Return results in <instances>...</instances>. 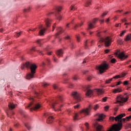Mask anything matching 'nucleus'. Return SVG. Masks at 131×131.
I'll return each instance as SVG.
<instances>
[{
  "instance_id": "2",
  "label": "nucleus",
  "mask_w": 131,
  "mask_h": 131,
  "mask_svg": "<svg viewBox=\"0 0 131 131\" xmlns=\"http://www.w3.org/2000/svg\"><path fill=\"white\" fill-rule=\"evenodd\" d=\"M27 68V69H30L31 72H29L26 76L27 79H31V78H34V74L36 72V68H37V66L35 64L29 62H27L25 64L21 66V70H23L24 68Z\"/></svg>"
},
{
  "instance_id": "37",
  "label": "nucleus",
  "mask_w": 131,
  "mask_h": 131,
  "mask_svg": "<svg viewBox=\"0 0 131 131\" xmlns=\"http://www.w3.org/2000/svg\"><path fill=\"white\" fill-rule=\"evenodd\" d=\"M57 20H59V21L62 19V16L61 15H58L56 16Z\"/></svg>"
},
{
  "instance_id": "36",
  "label": "nucleus",
  "mask_w": 131,
  "mask_h": 131,
  "mask_svg": "<svg viewBox=\"0 0 131 131\" xmlns=\"http://www.w3.org/2000/svg\"><path fill=\"white\" fill-rule=\"evenodd\" d=\"M44 115L46 116V117H47V116H49V117H50V116H51V113H45Z\"/></svg>"
},
{
  "instance_id": "33",
  "label": "nucleus",
  "mask_w": 131,
  "mask_h": 131,
  "mask_svg": "<svg viewBox=\"0 0 131 131\" xmlns=\"http://www.w3.org/2000/svg\"><path fill=\"white\" fill-rule=\"evenodd\" d=\"M113 80V78H111V79H109L108 80H106L105 81V83H110V82H111V81H112Z\"/></svg>"
},
{
  "instance_id": "53",
  "label": "nucleus",
  "mask_w": 131,
  "mask_h": 131,
  "mask_svg": "<svg viewBox=\"0 0 131 131\" xmlns=\"http://www.w3.org/2000/svg\"><path fill=\"white\" fill-rule=\"evenodd\" d=\"M53 61H54V62H55V63H57L58 59H57L56 58H54Z\"/></svg>"
},
{
  "instance_id": "9",
  "label": "nucleus",
  "mask_w": 131,
  "mask_h": 131,
  "mask_svg": "<svg viewBox=\"0 0 131 131\" xmlns=\"http://www.w3.org/2000/svg\"><path fill=\"white\" fill-rule=\"evenodd\" d=\"M72 95L77 102H80L81 101V97L80 94L76 92H74L72 93Z\"/></svg>"
},
{
  "instance_id": "63",
  "label": "nucleus",
  "mask_w": 131,
  "mask_h": 131,
  "mask_svg": "<svg viewBox=\"0 0 131 131\" xmlns=\"http://www.w3.org/2000/svg\"><path fill=\"white\" fill-rule=\"evenodd\" d=\"M47 61L48 62V64L49 65L50 64V59L49 58L47 59Z\"/></svg>"
},
{
  "instance_id": "43",
  "label": "nucleus",
  "mask_w": 131,
  "mask_h": 131,
  "mask_svg": "<svg viewBox=\"0 0 131 131\" xmlns=\"http://www.w3.org/2000/svg\"><path fill=\"white\" fill-rule=\"evenodd\" d=\"M25 125L29 130H30V127L29 126V125H28V124H25Z\"/></svg>"
},
{
  "instance_id": "64",
  "label": "nucleus",
  "mask_w": 131,
  "mask_h": 131,
  "mask_svg": "<svg viewBox=\"0 0 131 131\" xmlns=\"http://www.w3.org/2000/svg\"><path fill=\"white\" fill-rule=\"evenodd\" d=\"M73 84L70 83V84L69 88H73Z\"/></svg>"
},
{
  "instance_id": "34",
  "label": "nucleus",
  "mask_w": 131,
  "mask_h": 131,
  "mask_svg": "<svg viewBox=\"0 0 131 131\" xmlns=\"http://www.w3.org/2000/svg\"><path fill=\"white\" fill-rule=\"evenodd\" d=\"M86 62H89V57H87L84 59L82 64H84V63H86Z\"/></svg>"
},
{
  "instance_id": "44",
  "label": "nucleus",
  "mask_w": 131,
  "mask_h": 131,
  "mask_svg": "<svg viewBox=\"0 0 131 131\" xmlns=\"http://www.w3.org/2000/svg\"><path fill=\"white\" fill-rule=\"evenodd\" d=\"M80 106V104H77L76 105H75V106H74V108L75 109H78V108H79Z\"/></svg>"
},
{
  "instance_id": "7",
  "label": "nucleus",
  "mask_w": 131,
  "mask_h": 131,
  "mask_svg": "<svg viewBox=\"0 0 131 131\" xmlns=\"http://www.w3.org/2000/svg\"><path fill=\"white\" fill-rule=\"evenodd\" d=\"M119 53V51H116L115 53V55L116 57H117V58H118V59H120L121 61H122L123 60H125V59L128 57V56L124 54V52H122L120 53Z\"/></svg>"
},
{
  "instance_id": "5",
  "label": "nucleus",
  "mask_w": 131,
  "mask_h": 131,
  "mask_svg": "<svg viewBox=\"0 0 131 131\" xmlns=\"http://www.w3.org/2000/svg\"><path fill=\"white\" fill-rule=\"evenodd\" d=\"M109 69V64H107L106 62H103L98 66L96 67V70L99 71L100 74L104 73L105 70H108Z\"/></svg>"
},
{
  "instance_id": "3",
  "label": "nucleus",
  "mask_w": 131,
  "mask_h": 131,
  "mask_svg": "<svg viewBox=\"0 0 131 131\" xmlns=\"http://www.w3.org/2000/svg\"><path fill=\"white\" fill-rule=\"evenodd\" d=\"M97 36L99 37V42L102 43L104 42L105 47H110L112 42V39L110 37H106L105 38L101 36L100 32H98L97 34Z\"/></svg>"
},
{
  "instance_id": "47",
  "label": "nucleus",
  "mask_w": 131,
  "mask_h": 131,
  "mask_svg": "<svg viewBox=\"0 0 131 131\" xmlns=\"http://www.w3.org/2000/svg\"><path fill=\"white\" fill-rule=\"evenodd\" d=\"M42 85L43 86H48V85H49V83L47 82H44L42 83Z\"/></svg>"
},
{
  "instance_id": "8",
  "label": "nucleus",
  "mask_w": 131,
  "mask_h": 131,
  "mask_svg": "<svg viewBox=\"0 0 131 131\" xmlns=\"http://www.w3.org/2000/svg\"><path fill=\"white\" fill-rule=\"evenodd\" d=\"M92 105H90L89 107L86 108H84L80 111L79 114H84V115H90V112H91V110H92Z\"/></svg>"
},
{
  "instance_id": "16",
  "label": "nucleus",
  "mask_w": 131,
  "mask_h": 131,
  "mask_svg": "<svg viewBox=\"0 0 131 131\" xmlns=\"http://www.w3.org/2000/svg\"><path fill=\"white\" fill-rule=\"evenodd\" d=\"M106 117V116L104 114H100L98 116V118L97 119V121H103V119Z\"/></svg>"
},
{
  "instance_id": "15",
  "label": "nucleus",
  "mask_w": 131,
  "mask_h": 131,
  "mask_svg": "<svg viewBox=\"0 0 131 131\" xmlns=\"http://www.w3.org/2000/svg\"><path fill=\"white\" fill-rule=\"evenodd\" d=\"M57 33L56 34V37H58V35H59V34H61V33H62V32H64V31L62 29V28L61 27H58L57 28Z\"/></svg>"
},
{
  "instance_id": "56",
  "label": "nucleus",
  "mask_w": 131,
  "mask_h": 131,
  "mask_svg": "<svg viewBox=\"0 0 131 131\" xmlns=\"http://www.w3.org/2000/svg\"><path fill=\"white\" fill-rule=\"evenodd\" d=\"M56 28V24H54L53 26V30L52 31H54L55 30V28Z\"/></svg>"
},
{
  "instance_id": "51",
  "label": "nucleus",
  "mask_w": 131,
  "mask_h": 131,
  "mask_svg": "<svg viewBox=\"0 0 131 131\" xmlns=\"http://www.w3.org/2000/svg\"><path fill=\"white\" fill-rule=\"evenodd\" d=\"M108 109H109V106L106 105L104 107V110L105 111H107Z\"/></svg>"
},
{
  "instance_id": "57",
  "label": "nucleus",
  "mask_w": 131,
  "mask_h": 131,
  "mask_svg": "<svg viewBox=\"0 0 131 131\" xmlns=\"http://www.w3.org/2000/svg\"><path fill=\"white\" fill-rule=\"evenodd\" d=\"M118 41H119V42H120L121 43H122L123 42V41L122 39H119Z\"/></svg>"
},
{
  "instance_id": "1",
  "label": "nucleus",
  "mask_w": 131,
  "mask_h": 131,
  "mask_svg": "<svg viewBox=\"0 0 131 131\" xmlns=\"http://www.w3.org/2000/svg\"><path fill=\"white\" fill-rule=\"evenodd\" d=\"M125 116V114H121L118 115L116 117H110V120H115V121H118V123L114 124L113 126L107 130V131H119L121 128H122V122H125V121H129L131 119V116L126 117L125 118H122Z\"/></svg>"
},
{
  "instance_id": "22",
  "label": "nucleus",
  "mask_w": 131,
  "mask_h": 131,
  "mask_svg": "<svg viewBox=\"0 0 131 131\" xmlns=\"http://www.w3.org/2000/svg\"><path fill=\"white\" fill-rule=\"evenodd\" d=\"M37 43L39 45V47H41L42 43H43V42L42 41V39H38L36 41Z\"/></svg>"
},
{
  "instance_id": "35",
  "label": "nucleus",
  "mask_w": 131,
  "mask_h": 131,
  "mask_svg": "<svg viewBox=\"0 0 131 131\" xmlns=\"http://www.w3.org/2000/svg\"><path fill=\"white\" fill-rule=\"evenodd\" d=\"M126 32V31L124 30L120 34V36H123L124 35V34Z\"/></svg>"
},
{
  "instance_id": "20",
  "label": "nucleus",
  "mask_w": 131,
  "mask_h": 131,
  "mask_svg": "<svg viewBox=\"0 0 131 131\" xmlns=\"http://www.w3.org/2000/svg\"><path fill=\"white\" fill-rule=\"evenodd\" d=\"M8 107L9 109L12 110V109H14L15 108V104H14V103H9V104H8Z\"/></svg>"
},
{
  "instance_id": "45",
  "label": "nucleus",
  "mask_w": 131,
  "mask_h": 131,
  "mask_svg": "<svg viewBox=\"0 0 131 131\" xmlns=\"http://www.w3.org/2000/svg\"><path fill=\"white\" fill-rule=\"evenodd\" d=\"M107 14H108V12H104L101 16V17L102 18H103V17H105V16H106V15H107Z\"/></svg>"
},
{
  "instance_id": "60",
  "label": "nucleus",
  "mask_w": 131,
  "mask_h": 131,
  "mask_svg": "<svg viewBox=\"0 0 131 131\" xmlns=\"http://www.w3.org/2000/svg\"><path fill=\"white\" fill-rule=\"evenodd\" d=\"M70 25V24H67L66 25V28L68 29V28H69V26Z\"/></svg>"
},
{
  "instance_id": "26",
  "label": "nucleus",
  "mask_w": 131,
  "mask_h": 131,
  "mask_svg": "<svg viewBox=\"0 0 131 131\" xmlns=\"http://www.w3.org/2000/svg\"><path fill=\"white\" fill-rule=\"evenodd\" d=\"M19 112H20V114H21V115H23V116L24 117H25V116H26V114L24 110H20L19 111Z\"/></svg>"
},
{
  "instance_id": "39",
  "label": "nucleus",
  "mask_w": 131,
  "mask_h": 131,
  "mask_svg": "<svg viewBox=\"0 0 131 131\" xmlns=\"http://www.w3.org/2000/svg\"><path fill=\"white\" fill-rule=\"evenodd\" d=\"M85 126L86 127V130H89V123H85Z\"/></svg>"
},
{
  "instance_id": "31",
  "label": "nucleus",
  "mask_w": 131,
  "mask_h": 131,
  "mask_svg": "<svg viewBox=\"0 0 131 131\" xmlns=\"http://www.w3.org/2000/svg\"><path fill=\"white\" fill-rule=\"evenodd\" d=\"M91 1H88L86 2L85 4V7H89V6L91 5Z\"/></svg>"
},
{
  "instance_id": "12",
  "label": "nucleus",
  "mask_w": 131,
  "mask_h": 131,
  "mask_svg": "<svg viewBox=\"0 0 131 131\" xmlns=\"http://www.w3.org/2000/svg\"><path fill=\"white\" fill-rule=\"evenodd\" d=\"M86 96L87 97H90V96H93L94 95V91L91 89H90V86H87L86 87Z\"/></svg>"
},
{
  "instance_id": "42",
  "label": "nucleus",
  "mask_w": 131,
  "mask_h": 131,
  "mask_svg": "<svg viewBox=\"0 0 131 131\" xmlns=\"http://www.w3.org/2000/svg\"><path fill=\"white\" fill-rule=\"evenodd\" d=\"M111 63H114L116 62V59L115 58H112L111 60Z\"/></svg>"
},
{
  "instance_id": "46",
  "label": "nucleus",
  "mask_w": 131,
  "mask_h": 131,
  "mask_svg": "<svg viewBox=\"0 0 131 131\" xmlns=\"http://www.w3.org/2000/svg\"><path fill=\"white\" fill-rule=\"evenodd\" d=\"M66 128H67V130H68L69 131H72V128H71V127H70V126H68Z\"/></svg>"
},
{
  "instance_id": "24",
  "label": "nucleus",
  "mask_w": 131,
  "mask_h": 131,
  "mask_svg": "<svg viewBox=\"0 0 131 131\" xmlns=\"http://www.w3.org/2000/svg\"><path fill=\"white\" fill-rule=\"evenodd\" d=\"M96 91L98 93V95H102L104 93L102 89H97Z\"/></svg>"
},
{
  "instance_id": "29",
  "label": "nucleus",
  "mask_w": 131,
  "mask_h": 131,
  "mask_svg": "<svg viewBox=\"0 0 131 131\" xmlns=\"http://www.w3.org/2000/svg\"><path fill=\"white\" fill-rule=\"evenodd\" d=\"M70 47L71 50H73V49H75V46H74V43L71 42L70 44Z\"/></svg>"
},
{
  "instance_id": "40",
  "label": "nucleus",
  "mask_w": 131,
  "mask_h": 131,
  "mask_svg": "<svg viewBox=\"0 0 131 131\" xmlns=\"http://www.w3.org/2000/svg\"><path fill=\"white\" fill-rule=\"evenodd\" d=\"M98 108H99V105L98 104L95 105L94 107H93V109L94 110H97V109H98Z\"/></svg>"
},
{
  "instance_id": "17",
  "label": "nucleus",
  "mask_w": 131,
  "mask_h": 131,
  "mask_svg": "<svg viewBox=\"0 0 131 131\" xmlns=\"http://www.w3.org/2000/svg\"><path fill=\"white\" fill-rule=\"evenodd\" d=\"M47 122L49 124H52V122H54V118L52 116H49L47 120Z\"/></svg>"
},
{
  "instance_id": "11",
  "label": "nucleus",
  "mask_w": 131,
  "mask_h": 131,
  "mask_svg": "<svg viewBox=\"0 0 131 131\" xmlns=\"http://www.w3.org/2000/svg\"><path fill=\"white\" fill-rule=\"evenodd\" d=\"M99 20V18H94L92 20V23H90L88 24V28L89 29H93V28H95V24H96L97 21Z\"/></svg>"
},
{
  "instance_id": "19",
  "label": "nucleus",
  "mask_w": 131,
  "mask_h": 131,
  "mask_svg": "<svg viewBox=\"0 0 131 131\" xmlns=\"http://www.w3.org/2000/svg\"><path fill=\"white\" fill-rule=\"evenodd\" d=\"M121 92H122V90H121V89H118V88L114 89L113 90V93H114V94H117V93H121Z\"/></svg>"
},
{
  "instance_id": "18",
  "label": "nucleus",
  "mask_w": 131,
  "mask_h": 131,
  "mask_svg": "<svg viewBox=\"0 0 131 131\" xmlns=\"http://www.w3.org/2000/svg\"><path fill=\"white\" fill-rule=\"evenodd\" d=\"M45 23L47 27H50L51 26V19L46 18L45 19Z\"/></svg>"
},
{
  "instance_id": "28",
  "label": "nucleus",
  "mask_w": 131,
  "mask_h": 131,
  "mask_svg": "<svg viewBox=\"0 0 131 131\" xmlns=\"http://www.w3.org/2000/svg\"><path fill=\"white\" fill-rule=\"evenodd\" d=\"M53 88L54 90H59L60 91V89H59V86H58V85L56 84H53Z\"/></svg>"
},
{
  "instance_id": "14",
  "label": "nucleus",
  "mask_w": 131,
  "mask_h": 131,
  "mask_svg": "<svg viewBox=\"0 0 131 131\" xmlns=\"http://www.w3.org/2000/svg\"><path fill=\"white\" fill-rule=\"evenodd\" d=\"M63 54H64V52H63V50L62 49L58 50L56 52V55L57 57H58V58L63 57Z\"/></svg>"
},
{
  "instance_id": "54",
  "label": "nucleus",
  "mask_w": 131,
  "mask_h": 131,
  "mask_svg": "<svg viewBox=\"0 0 131 131\" xmlns=\"http://www.w3.org/2000/svg\"><path fill=\"white\" fill-rule=\"evenodd\" d=\"M87 43H88V40H86V41L84 42V46H85V49H86V47H88V46L86 45Z\"/></svg>"
},
{
  "instance_id": "49",
  "label": "nucleus",
  "mask_w": 131,
  "mask_h": 131,
  "mask_svg": "<svg viewBox=\"0 0 131 131\" xmlns=\"http://www.w3.org/2000/svg\"><path fill=\"white\" fill-rule=\"evenodd\" d=\"M123 84H124V85H127V84H128V81H124Z\"/></svg>"
},
{
  "instance_id": "23",
  "label": "nucleus",
  "mask_w": 131,
  "mask_h": 131,
  "mask_svg": "<svg viewBox=\"0 0 131 131\" xmlns=\"http://www.w3.org/2000/svg\"><path fill=\"white\" fill-rule=\"evenodd\" d=\"M131 39V34H128L126 38H125V41H128V40H130Z\"/></svg>"
},
{
  "instance_id": "6",
  "label": "nucleus",
  "mask_w": 131,
  "mask_h": 131,
  "mask_svg": "<svg viewBox=\"0 0 131 131\" xmlns=\"http://www.w3.org/2000/svg\"><path fill=\"white\" fill-rule=\"evenodd\" d=\"M30 100L32 101L26 107V108H29V107H31L32 108H30V111H32V110H37V109H39L40 108V104L39 103H34V99L33 98H30Z\"/></svg>"
},
{
  "instance_id": "62",
  "label": "nucleus",
  "mask_w": 131,
  "mask_h": 131,
  "mask_svg": "<svg viewBox=\"0 0 131 131\" xmlns=\"http://www.w3.org/2000/svg\"><path fill=\"white\" fill-rule=\"evenodd\" d=\"M88 80H92V77L91 76H89L88 78Z\"/></svg>"
},
{
  "instance_id": "27",
  "label": "nucleus",
  "mask_w": 131,
  "mask_h": 131,
  "mask_svg": "<svg viewBox=\"0 0 131 131\" xmlns=\"http://www.w3.org/2000/svg\"><path fill=\"white\" fill-rule=\"evenodd\" d=\"M73 118H74V120H78V114L77 113L75 114L73 117Z\"/></svg>"
},
{
  "instance_id": "59",
  "label": "nucleus",
  "mask_w": 131,
  "mask_h": 131,
  "mask_svg": "<svg viewBox=\"0 0 131 131\" xmlns=\"http://www.w3.org/2000/svg\"><path fill=\"white\" fill-rule=\"evenodd\" d=\"M121 24H117L116 25V27H119V26H121Z\"/></svg>"
},
{
  "instance_id": "30",
  "label": "nucleus",
  "mask_w": 131,
  "mask_h": 131,
  "mask_svg": "<svg viewBox=\"0 0 131 131\" xmlns=\"http://www.w3.org/2000/svg\"><path fill=\"white\" fill-rule=\"evenodd\" d=\"M22 32L15 33V37H19L21 35Z\"/></svg>"
},
{
  "instance_id": "13",
  "label": "nucleus",
  "mask_w": 131,
  "mask_h": 131,
  "mask_svg": "<svg viewBox=\"0 0 131 131\" xmlns=\"http://www.w3.org/2000/svg\"><path fill=\"white\" fill-rule=\"evenodd\" d=\"M39 29H40V31L39 32V34L41 36L43 35L45 32H46V28H43L42 29V26H40L39 27Z\"/></svg>"
},
{
  "instance_id": "10",
  "label": "nucleus",
  "mask_w": 131,
  "mask_h": 131,
  "mask_svg": "<svg viewBox=\"0 0 131 131\" xmlns=\"http://www.w3.org/2000/svg\"><path fill=\"white\" fill-rule=\"evenodd\" d=\"M117 103H125V102H127L128 97H126L124 98L121 97V96H118L117 97Z\"/></svg>"
},
{
  "instance_id": "41",
  "label": "nucleus",
  "mask_w": 131,
  "mask_h": 131,
  "mask_svg": "<svg viewBox=\"0 0 131 131\" xmlns=\"http://www.w3.org/2000/svg\"><path fill=\"white\" fill-rule=\"evenodd\" d=\"M61 10H62V7L60 6L58 7L57 8V10L58 11V12H61Z\"/></svg>"
},
{
  "instance_id": "32",
  "label": "nucleus",
  "mask_w": 131,
  "mask_h": 131,
  "mask_svg": "<svg viewBox=\"0 0 131 131\" xmlns=\"http://www.w3.org/2000/svg\"><path fill=\"white\" fill-rule=\"evenodd\" d=\"M76 7H75L74 6L72 5L71 7L70 11H75L76 10Z\"/></svg>"
},
{
  "instance_id": "25",
  "label": "nucleus",
  "mask_w": 131,
  "mask_h": 131,
  "mask_svg": "<svg viewBox=\"0 0 131 131\" xmlns=\"http://www.w3.org/2000/svg\"><path fill=\"white\" fill-rule=\"evenodd\" d=\"M32 51H36V52H37V53H38L39 54H40V55H43V54H42V53H41V51L35 49V47H33V48H32Z\"/></svg>"
},
{
  "instance_id": "4",
  "label": "nucleus",
  "mask_w": 131,
  "mask_h": 131,
  "mask_svg": "<svg viewBox=\"0 0 131 131\" xmlns=\"http://www.w3.org/2000/svg\"><path fill=\"white\" fill-rule=\"evenodd\" d=\"M58 100L60 101V102H63V97L61 95H58L57 96V101L51 102L50 103L51 108H52V109H54L55 111H61L60 108L56 109V108H55L56 106H57V105L59 104Z\"/></svg>"
},
{
  "instance_id": "52",
  "label": "nucleus",
  "mask_w": 131,
  "mask_h": 131,
  "mask_svg": "<svg viewBox=\"0 0 131 131\" xmlns=\"http://www.w3.org/2000/svg\"><path fill=\"white\" fill-rule=\"evenodd\" d=\"M102 101H103V102H106V101H107V97L103 98Z\"/></svg>"
},
{
  "instance_id": "58",
  "label": "nucleus",
  "mask_w": 131,
  "mask_h": 131,
  "mask_svg": "<svg viewBox=\"0 0 131 131\" xmlns=\"http://www.w3.org/2000/svg\"><path fill=\"white\" fill-rule=\"evenodd\" d=\"M110 51V50H109L108 49H106L105 50V54H108V53H109V52Z\"/></svg>"
},
{
  "instance_id": "55",
  "label": "nucleus",
  "mask_w": 131,
  "mask_h": 131,
  "mask_svg": "<svg viewBox=\"0 0 131 131\" xmlns=\"http://www.w3.org/2000/svg\"><path fill=\"white\" fill-rule=\"evenodd\" d=\"M113 78H115V79H116V78H120V76L119 75H117V76H115L113 77Z\"/></svg>"
},
{
  "instance_id": "61",
  "label": "nucleus",
  "mask_w": 131,
  "mask_h": 131,
  "mask_svg": "<svg viewBox=\"0 0 131 131\" xmlns=\"http://www.w3.org/2000/svg\"><path fill=\"white\" fill-rule=\"evenodd\" d=\"M122 22H126L127 21L126 18H124L123 19L121 20Z\"/></svg>"
},
{
  "instance_id": "50",
  "label": "nucleus",
  "mask_w": 131,
  "mask_h": 131,
  "mask_svg": "<svg viewBox=\"0 0 131 131\" xmlns=\"http://www.w3.org/2000/svg\"><path fill=\"white\" fill-rule=\"evenodd\" d=\"M76 39H77V41H79V38H80V36H79V35H77L76 36Z\"/></svg>"
},
{
  "instance_id": "21",
  "label": "nucleus",
  "mask_w": 131,
  "mask_h": 131,
  "mask_svg": "<svg viewBox=\"0 0 131 131\" xmlns=\"http://www.w3.org/2000/svg\"><path fill=\"white\" fill-rule=\"evenodd\" d=\"M83 24V23H82L81 24H78V25L76 24L75 26L74 27V29L75 30H76L77 28H78V27H80V26H82V25Z\"/></svg>"
},
{
  "instance_id": "38",
  "label": "nucleus",
  "mask_w": 131,
  "mask_h": 131,
  "mask_svg": "<svg viewBox=\"0 0 131 131\" xmlns=\"http://www.w3.org/2000/svg\"><path fill=\"white\" fill-rule=\"evenodd\" d=\"M29 11H30V8L24 9V12L25 13H27V12H29Z\"/></svg>"
},
{
  "instance_id": "48",
  "label": "nucleus",
  "mask_w": 131,
  "mask_h": 131,
  "mask_svg": "<svg viewBox=\"0 0 131 131\" xmlns=\"http://www.w3.org/2000/svg\"><path fill=\"white\" fill-rule=\"evenodd\" d=\"M74 80H77V79H78V77H77V76H74L73 77Z\"/></svg>"
}]
</instances>
